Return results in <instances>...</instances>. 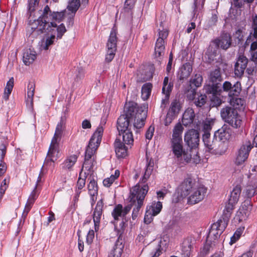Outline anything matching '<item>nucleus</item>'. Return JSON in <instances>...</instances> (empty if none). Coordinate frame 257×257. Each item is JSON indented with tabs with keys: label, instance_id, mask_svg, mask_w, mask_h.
Segmentation results:
<instances>
[{
	"label": "nucleus",
	"instance_id": "nucleus-63",
	"mask_svg": "<svg viewBox=\"0 0 257 257\" xmlns=\"http://www.w3.org/2000/svg\"><path fill=\"white\" fill-rule=\"evenodd\" d=\"M135 0H126L124 4V6L126 9H130L135 5Z\"/></svg>",
	"mask_w": 257,
	"mask_h": 257
},
{
	"label": "nucleus",
	"instance_id": "nucleus-52",
	"mask_svg": "<svg viewBox=\"0 0 257 257\" xmlns=\"http://www.w3.org/2000/svg\"><path fill=\"white\" fill-rule=\"evenodd\" d=\"M9 181L5 179L1 184L0 186V201L2 199L5 193L6 190L8 187Z\"/></svg>",
	"mask_w": 257,
	"mask_h": 257
},
{
	"label": "nucleus",
	"instance_id": "nucleus-23",
	"mask_svg": "<svg viewBox=\"0 0 257 257\" xmlns=\"http://www.w3.org/2000/svg\"><path fill=\"white\" fill-rule=\"evenodd\" d=\"M37 188V185H36L34 189L30 195L27 202L25 205V207L23 213V215H27L28 213L31 209L35 200L37 198L38 195L36 192Z\"/></svg>",
	"mask_w": 257,
	"mask_h": 257
},
{
	"label": "nucleus",
	"instance_id": "nucleus-32",
	"mask_svg": "<svg viewBox=\"0 0 257 257\" xmlns=\"http://www.w3.org/2000/svg\"><path fill=\"white\" fill-rule=\"evenodd\" d=\"M226 112L223 113V119L234 127H237L241 124V120L236 113L234 117H228L226 116Z\"/></svg>",
	"mask_w": 257,
	"mask_h": 257
},
{
	"label": "nucleus",
	"instance_id": "nucleus-6",
	"mask_svg": "<svg viewBox=\"0 0 257 257\" xmlns=\"http://www.w3.org/2000/svg\"><path fill=\"white\" fill-rule=\"evenodd\" d=\"M132 125L129 120L124 116L121 115L117 120V129L119 135L122 137V142L128 145L133 144L134 137L132 131Z\"/></svg>",
	"mask_w": 257,
	"mask_h": 257
},
{
	"label": "nucleus",
	"instance_id": "nucleus-47",
	"mask_svg": "<svg viewBox=\"0 0 257 257\" xmlns=\"http://www.w3.org/2000/svg\"><path fill=\"white\" fill-rule=\"evenodd\" d=\"M112 215L114 219L117 220L119 217H122L124 216L122 211V206L121 205H117L114 208Z\"/></svg>",
	"mask_w": 257,
	"mask_h": 257
},
{
	"label": "nucleus",
	"instance_id": "nucleus-50",
	"mask_svg": "<svg viewBox=\"0 0 257 257\" xmlns=\"http://www.w3.org/2000/svg\"><path fill=\"white\" fill-rule=\"evenodd\" d=\"M153 170V166L149 164L145 170L144 176L142 178V182L145 183L150 178Z\"/></svg>",
	"mask_w": 257,
	"mask_h": 257
},
{
	"label": "nucleus",
	"instance_id": "nucleus-26",
	"mask_svg": "<svg viewBox=\"0 0 257 257\" xmlns=\"http://www.w3.org/2000/svg\"><path fill=\"white\" fill-rule=\"evenodd\" d=\"M36 59V52L31 49H27L24 52L23 61L26 65H29Z\"/></svg>",
	"mask_w": 257,
	"mask_h": 257
},
{
	"label": "nucleus",
	"instance_id": "nucleus-38",
	"mask_svg": "<svg viewBox=\"0 0 257 257\" xmlns=\"http://www.w3.org/2000/svg\"><path fill=\"white\" fill-rule=\"evenodd\" d=\"M14 85V79L13 77H11L7 82L6 86L5 88L3 97L5 100H8L9 99V96L13 90Z\"/></svg>",
	"mask_w": 257,
	"mask_h": 257
},
{
	"label": "nucleus",
	"instance_id": "nucleus-37",
	"mask_svg": "<svg viewBox=\"0 0 257 257\" xmlns=\"http://www.w3.org/2000/svg\"><path fill=\"white\" fill-rule=\"evenodd\" d=\"M215 121V118H207L202 123L200 129L205 133H209Z\"/></svg>",
	"mask_w": 257,
	"mask_h": 257
},
{
	"label": "nucleus",
	"instance_id": "nucleus-19",
	"mask_svg": "<svg viewBox=\"0 0 257 257\" xmlns=\"http://www.w3.org/2000/svg\"><path fill=\"white\" fill-rule=\"evenodd\" d=\"M80 6V0H69L65 10L68 13L67 16L69 21L74 20L76 13Z\"/></svg>",
	"mask_w": 257,
	"mask_h": 257
},
{
	"label": "nucleus",
	"instance_id": "nucleus-7",
	"mask_svg": "<svg viewBox=\"0 0 257 257\" xmlns=\"http://www.w3.org/2000/svg\"><path fill=\"white\" fill-rule=\"evenodd\" d=\"M149 190V186L145 184L140 185L137 184L131 190V200L134 202L136 208L134 209L133 214L137 213L142 206L146 195Z\"/></svg>",
	"mask_w": 257,
	"mask_h": 257
},
{
	"label": "nucleus",
	"instance_id": "nucleus-48",
	"mask_svg": "<svg viewBox=\"0 0 257 257\" xmlns=\"http://www.w3.org/2000/svg\"><path fill=\"white\" fill-rule=\"evenodd\" d=\"M88 189L89 193L91 196L93 197L97 194V186L96 183L94 180L91 181L88 185Z\"/></svg>",
	"mask_w": 257,
	"mask_h": 257
},
{
	"label": "nucleus",
	"instance_id": "nucleus-27",
	"mask_svg": "<svg viewBox=\"0 0 257 257\" xmlns=\"http://www.w3.org/2000/svg\"><path fill=\"white\" fill-rule=\"evenodd\" d=\"M216 43L218 47L223 49H227L231 44L230 35L228 34H223L218 40H216Z\"/></svg>",
	"mask_w": 257,
	"mask_h": 257
},
{
	"label": "nucleus",
	"instance_id": "nucleus-51",
	"mask_svg": "<svg viewBox=\"0 0 257 257\" xmlns=\"http://www.w3.org/2000/svg\"><path fill=\"white\" fill-rule=\"evenodd\" d=\"M226 112L227 114H226V116L228 117H232L235 116V115L237 113L236 111L230 107H226L224 108H223L221 111V116L222 118H223V113Z\"/></svg>",
	"mask_w": 257,
	"mask_h": 257
},
{
	"label": "nucleus",
	"instance_id": "nucleus-13",
	"mask_svg": "<svg viewBox=\"0 0 257 257\" xmlns=\"http://www.w3.org/2000/svg\"><path fill=\"white\" fill-rule=\"evenodd\" d=\"M251 206L248 202L243 203L234 217V221L240 223L245 221L250 212Z\"/></svg>",
	"mask_w": 257,
	"mask_h": 257
},
{
	"label": "nucleus",
	"instance_id": "nucleus-55",
	"mask_svg": "<svg viewBox=\"0 0 257 257\" xmlns=\"http://www.w3.org/2000/svg\"><path fill=\"white\" fill-rule=\"evenodd\" d=\"M80 180V171L79 173L78 177V182L77 185V193L76 195L73 198V206L74 208H75V204L77 203L79 200V194L80 193V185H79L78 183L79 181Z\"/></svg>",
	"mask_w": 257,
	"mask_h": 257
},
{
	"label": "nucleus",
	"instance_id": "nucleus-5",
	"mask_svg": "<svg viewBox=\"0 0 257 257\" xmlns=\"http://www.w3.org/2000/svg\"><path fill=\"white\" fill-rule=\"evenodd\" d=\"M103 131L102 126H98L90 139L85 151L84 164L87 161L94 159L95 152L100 144Z\"/></svg>",
	"mask_w": 257,
	"mask_h": 257
},
{
	"label": "nucleus",
	"instance_id": "nucleus-49",
	"mask_svg": "<svg viewBox=\"0 0 257 257\" xmlns=\"http://www.w3.org/2000/svg\"><path fill=\"white\" fill-rule=\"evenodd\" d=\"M57 32V39H60L62 38L63 35L66 32V28L63 24H60L57 26L56 24V28L54 32Z\"/></svg>",
	"mask_w": 257,
	"mask_h": 257
},
{
	"label": "nucleus",
	"instance_id": "nucleus-61",
	"mask_svg": "<svg viewBox=\"0 0 257 257\" xmlns=\"http://www.w3.org/2000/svg\"><path fill=\"white\" fill-rule=\"evenodd\" d=\"M205 102V96L204 95L200 96L198 100L195 101V103L197 106H201L204 104Z\"/></svg>",
	"mask_w": 257,
	"mask_h": 257
},
{
	"label": "nucleus",
	"instance_id": "nucleus-30",
	"mask_svg": "<svg viewBox=\"0 0 257 257\" xmlns=\"http://www.w3.org/2000/svg\"><path fill=\"white\" fill-rule=\"evenodd\" d=\"M115 153L118 158H122L127 155V148L119 141L115 143Z\"/></svg>",
	"mask_w": 257,
	"mask_h": 257
},
{
	"label": "nucleus",
	"instance_id": "nucleus-64",
	"mask_svg": "<svg viewBox=\"0 0 257 257\" xmlns=\"http://www.w3.org/2000/svg\"><path fill=\"white\" fill-rule=\"evenodd\" d=\"M253 28L254 29V36L257 39V16H255L253 19Z\"/></svg>",
	"mask_w": 257,
	"mask_h": 257
},
{
	"label": "nucleus",
	"instance_id": "nucleus-12",
	"mask_svg": "<svg viewBox=\"0 0 257 257\" xmlns=\"http://www.w3.org/2000/svg\"><path fill=\"white\" fill-rule=\"evenodd\" d=\"M184 141L187 146L191 149L197 148L199 143L198 132L194 130L188 131L185 134Z\"/></svg>",
	"mask_w": 257,
	"mask_h": 257
},
{
	"label": "nucleus",
	"instance_id": "nucleus-58",
	"mask_svg": "<svg viewBox=\"0 0 257 257\" xmlns=\"http://www.w3.org/2000/svg\"><path fill=\"white\" fill-rule=\"evenodd\" d=\"M82 127L86 130L87 132L89 131L91 128V123L90 120L88 119H84L81 123Z\"/></svg>",
	"mask_w": 257,
	"mask_h": 257
},
{
	"label": "nucleus",
	"instance_id": "nucleus-9",
	"mask_svg": "<svg viewBox=\"0 0 257 257\" xmlns=\"http://www.w3.org/2000/svg\"><path fill=\"white\" fill-rule=\"evenodd\" d=\"M168 30L162 25L159 29V37L157 40L155 47V56L158 58L163 55L165 51V39L168 35Z\"/></svg>",
	"mask_w": 257,
	"mask_h": 257
},
{
	"label": "nucleus",
	"instance_id": "nucleus-45",
	"mask_svg": "<svg viewBox=\"0 0 257 257\" xmlns=\"http://www.w3.org/2000/svg\"><path fill=\"white\" fill-rule=\"evenodd\" d=\"M192 245L189 239L184 241L182 243V251L186 256H188L191 252Z\"/></svg>",
	"mask_w": 257,
	"mask_h": 257
},
{
	"label": "nucleus",
	"instance_id": "nucleus-16",
	"mask_svg": "<svg viewBox=\"0 0 257 257\" xmlns=\"http://www.w3.org/2000/svg\"><path fill=\"white\" fill-rule=\"evenodd\" d=\"M251 149L249 145L242 146L238 151L234 162L236 165H240L245 162L248 158L249 152Z\"/></svg>",
	"mask_w": 257,
	"mask_h": 257
},
{
	"label": "nucleus",
	"instance_id": "nucleus-46",
	"mask_svg": "<svg viewBox=\"0 0 257 257\" xmlns=\"http://www.w3.org/2000/svg\"><path fill=\"white\" fill-rule=\"evenodd\" d=\"M28 13L30 14V16H31L32 13L38 7L40 1L38 0H28Z\"/></svg>",
	"mask_w": 257,
	"mask_h": 257
},
{
	"label": "nucleus",
	"instance_id": "nucleus-53",
	"mask_svg": "<svg viewBox=\"0 0 257 257\" xmlns=\"http://www.w3.org/2000/svg\"><path fill=\"white\" fill-rule=\"evenodd\" d=\"M116 50L110 49L106 48L105 60L107 62H110L114 58Z\"/></svg>",
	"mask_w": 257,
	"mask_h": 257
},
{
	"label": "nucleus",
	"instance_id": "nucleus-34",
	"mask_svg": "<svg viewBox=\"0 0 257 257\" xmlns=\"http://www.w3.org/2000/svg\"><path fill=\"white\" fill-rule=\"evenodd\" d=\"M77 158L75 155L68 157L61 164L62 169L70 170L76 162Z\"/></svg>",
	"mask_w": 257,
	"mask_h": 257
},
{
	"label": "nucleus",
	"instance_id": "nucleus-1",
	"mask_svg": "<svg viewBox=\"0 0 257 257\" xmlns=\"http://www.w3.org/2000/svg\"><path fill=\"white\" fill-rule=\"evenodd\" d=\"M68 13L65 10L58 12H52L49 7L46 6L41 16L37 20H34L31 23L29 21V26L27 28V31L30 35L33 37L41 34L43 32H53L55 31L56 24L52 21L57 22L65 20L68 27L72 26L74 23L73 19L69 21L67 16Z\"/></svg>",
	"mask_w": 257,
	"mask_h": 257
},
{
	"label": "nucleus",
	"instance_id": "nucleus-22",
	"mask_svg": "<svg viewBox=\"0 0 257 257\" xmlns=\"http://www.w3.org/2000/svg\"><path fill=\"white\" fill-rule=\"evenodd\" d=\"M123 247V240L118 238L115 242L113 249L110 252L108 257H121Z\"/></svg>",
	"mask_w": 257,
	"mask_h": 257
},
{
	"label": "nucleus",
	"instance_id": "nucleus-44",
	"mask_svg": "<svg viewBox=\"0 0 257 257\" xmlns=\"http://www.w3.org/2000/svg\"><path fill=\"white\" fill-rule=\"evenodd\" d=\"M244 230V227H240L234 233L233 235L231 237L229 244L230 245L235 243L240 237Z\"/></svg>",
	"mask_w": 257,
	"mask_h": 257
},
{
	"label": "nucleus",
	"instance_id": "nucleus-3",
	"mask_svg": "<svg viewBox=\"0 0 257 257\" xmlns=\"http://www.w3.org/2000/svg\"><path fill=\"white\" fill-rule=\"evenodd\" d=\"M126 114L123 115L129 120V124L133 123L134 127L140 128L144 126L147 114L146 106H138L136 104L125 106Z\"/></svg>",
	"mask_w": 257,
	"mask_h": 257
},
{
	"label": "nucleus",
	"instance_id": "nucleus-59",
	"mask_svg": "<svg viewBox=\"0 0 257 257\" xmlns=\"http://www.w3.org/2000/svg\"><path fill=\"white\" fill-rule=\"evenodd\" d=\"M1 151V162L4 161V159L5 157L7 152V146L5 144H2L0 146Z\"/></svg>",
	"mask_w": 257,
	"mask_h": 257
},
{
	"label": "nucleus",
	"instance_id": "nucleus-39",
	"mask_svg": "<svg viewBox=\"0 0 257 257\" xmlns=\"http://www.w3.org/2000/svg\"><path fill=\"white\" fill-rule=\"evenodd\" d=\"M152 88V85L147 83L143 85L142 88V98L147 100L150 97Z\"/></svg>",
	"mask_w": 257,
	"mask_h": 257
},
{
	"label": "nucleus",
	"instance_id": "nucleus-20",
	"mask_svg": "<svg viewBox=\"0 0 257 257\" xmlns=\"http://www.w3.org/2000/svg\"><path fill=\"white\" fill-rule=\"evenodd\" d=\"M214 136L220 141L225 142L230 139L231 130L227 125H224L215 133Z\"/></svg>",
	"mask_w": 257,
	"mask_h": 257
},
{
	"label": "nucleus",
	"instance_id": "nucleus-28",
	"mask_svg": "<svg viewBox=\"0 0 257 257\" xmlns=\"http://www.w3.org/2000/svg\"><path fill=\"white\" fill-rule=\"evenodd\" d=\"M195 116L194 110L191 108H187L184 113L182 119V123L185 126H188L193 121Z\"/></svg>",
	"mask_w": 257,
	"mask_h": 257
},
{
	"label": "nucleus",
	"instance_id": "nucleus-14",
	"mask_svg": "<svg viewBox=\"0 0 257 257\" xmlns=\"http://www.w3.org/2000/svg\"><path fill=\"white\" fill-rule=\"evenodd\" d=\"M225 227V223L219 220L214 223L210 228L208 238L211 240H216L219 237Z\"/></svg>",
	"mask_w": 257,
	"mask_h": 257
},
{
	"label": "nucleus",
	"instance_id": "nucleus-4",
	"mask_svg": "<svg viewBox=\"0 0 257 257\" xmlns=\"http://www.w3.org/2000/svg\"><path fill=\"white\" fill-rule=\"evenodd\" d=\"M65 124V121L63 117L61 118L60 122L57 124L55 133L52 139L47 155L46 158L45 163L46 165L54 163L59 158V142L60 141L63 126Z\"/></svg>",
	"mask_w": 257,
	"mask_h": 257
},
{
	"label": "nucleus",
	"instance_id": "nucleus-41",
	"mask_svg": "<svg viewBox=\"0 0 257 257\" xmlns=\"http://www.w3.org/2000/svg\"><path fill=\"white\" fill-rule=\"evenodd\" d=\"M119 176V171L118 170H115L114 174L111 175L109 177L106 178L103 180V185L106 187H110Z\"/></svg>",
	"mask_w": 257,
	"mask_h": 257
},
{
	"label": "nucleus",
	"instance_id": "nucleus-57",
	"mask_svg": "<svg viewBox=\"0 0 257 257\" xmlns=\"http://www.w3.org/2000/svg\"><path fill=\"white\" fill-rule=\"evenodd\" d=\"M154 131L155 127L153 126H150L146 133V138L150 140L154 135Z\"/></svg>",
	"mask_w": 257,
	"mask_h": 257
},
{
	"label": "nucleus",
	"instance_id": "nucleus-17",
	"mask_svg": "<svg viewBox=\"0 0 257 257\" xmlns=\"http://www.w3.org/2000/svg\"><path fill=\"white\" fill-rule=\"evenodd\" d=\"M199 184L194 180L189 178L185 179L180 186L179 189L182 196H187L194 189L195 186Z\"/></svg>",
	"mask_w": 257,
	"mask_h": 257
},
{
	"label": "nucleus",
	"instance_id": "nucleus-24",
	"mask_svg": "<svg viewBox=\"0 0 257 257\" xmlns=\"http://www.w3.org/2000/svg\"><path fill=\"white\" fill-rule=\"evenodd\" d=\"M35 90V84L33 82H30L27 86V96L26 98L27 106L30 108L33 107V96Z\"/></svg>",
	"mask_w": 257,
	"mask_h": 257
},
{
	"label": "nucleus",
	"instance_id": "nucleus-56",
	"mask_svg": "<svg viewBox=\"0 0 257 257\" xmlns=\"http://www.w3.org/2000/svg\"><path fill=\"white\" fill-rule=\"evenodd\" d=\"M240 91V87L239 86V84L238 83H236L232 86L229 92V95L233 96V95H237V94Z\"/></svg>",
	"mask_w": 257,
	"mask_h": 257
},
{
	"label": "nucleus",
	"instance_id": "nucleus-25",
	"mask_svg": "<svg viewBox=\"0 0 257 257\" xmlns=\"http://www.w3.org/2000/svg\"><path fill=\"white\" fill-rule=\"evenodd\" d=\"M192 71L191 65L189 63H187L179 69L178 73V77L180 80L186 79L190 76Z\"/></svg>",
	"mask_w": 257,
	"mask_h": 257
},
{
	"label": "nucleus",
	"instance_id": "nucleus-36",
	"mask_svg": "<svg viewBox=\"0 0 257 257\" xmlns=\"http://www.w3.org/2000/svg\"><path fill=\"white\" fill-rule=\"evenodd\" d=\"M244 191L248 197L253 196L257 192V182L251 181L246 187Z\"/></svg>",
	"mask_w": 257,
	"mask_h": 257
},
{
	"label": "nucleus",
	"instance_id": "nucleus-62",
	"mask_svg": "<svg viewBox=\"0 0 257 257\" xmlns=\"http://www.w3.org/2000/svg\"><path fill=\"white\" fill-rule=\"evenodd\" d=\"M7 170V166L6 163L4 162H1L0 163V176H3Z\"/></svg>",
	"mask_w": 257,
	"mask_h": 257
},
{
	"label": "nucleus",
	"instance_id": "nucleus-21",
	"mask_svg": "<svg viewBox=\"0 0 257 257\" xmlns=\"http://www.w3.org/2000/svg\"><path fill=\"white\" fill-rule=\"evenodd\" d=\"M103 206V201L102 199H100L97 202L94 208L93 212V221L94 222L95 229L98 227L99 223L102 215Z\"/></svg>",
	"mask_w": 257,
	"mask_h": 257
},
{
	"label": "nucleus",
	"instance_id": "nucleus-31",
	"mask_svg": "<svg viewBox=\"0 0 257 257\" xmlns=\"http://www.w3.org/2000/svg\"><path fill=\"white\" fill-rule=\"evenodd\" d=\"M43 32L42 33H43ZM47 34H50V36L47 37L45 40H43L41 42V48L42 49L47 50L49 47L53 44L55 39V32H46Z\"/></svg>",
	"mask_w": 257,
	"mask_h": 257
},
{
	"label": "nucleus",
	"instance_id": "nucleus-43",
	"mask_svg": "<svg viewBox=\"0 0 257 257\" xmlns=\"http://www.w3.org/2000/svg\"><path fill=\"white\" fill-rule=\"evenodd\" d=\"M173 87V85L171 82L169 83V78L168 77H166L164 78L163 82V86L162 88L163 93L166 95V98H167L171 91Z\"/></svg>",
	"mask_w": 257,
	"mask_h": 257
},
{
	"label": "nucleus",
	"instance_id": "nucleus-35",
	"mask_svg": "<svg viewBox=\"0 0 257 257\" xmlns=\"http://www.w3.org/2000/svg\"><path fill=\"white\" fill-rule=\"evenodd\" d=\"M241 193V189L238 186H236L231 191L229 198V203L231 205H233L237 202L239 200Z\"/></svg>",
	"mask_w": 257,
	"mask_h": 257
},
{
	"label": "nucleus",
	"instance_id": "nucleus-29",
	"mask_svg": "<svg viewBox=\"0 0 257 257\" xmlns=\"http://www.w3.org/2000/svg\"><path fill=\"white\" fill-rule=\"evenodd\" d=\"M183 131V127L180 123H177L173 131L172 138L171 142L182 141V134Z\"/></svg>",
	"mask_w": 257,
	"mask_h": 257
},
{
	"label": "nucleus",
	"instance_id": "nucleus-54",
	"mask_svg": "<svg viewBox=\"0 0 257 257\" xmlns=\"http://www.w3.org/2000/svg\"><path fill=\"white\" fill-rule=\"evenodd\" d=\"M202 77L199 75H196L193 79L191 80V86L194 85L196 87H199L202 83Z\"/></svg>",
	"mask_w": 257,
	"mask_h": 257
},
{
	"label": "nucleus",
	"instance_id": "nucleus-18",
	"mask_svg": "<svg viewBox=\"0 0 257 257\" xmlns=\"http://www.w3.org/2000/svg\"><path fill=\"white\" fill-rule=\"evenodd\" d=\"M180 104L176 101H173L171 105L165 119V124H170L172 120L176 117L180 111Z\"/></svg>",
	"mask_w": 257,
	"mask_h": 257
},
{
	"label": "nucleus",
	"instance_id": "nucleus-40",
	"mask_svg": "<svg viewBox=\"0 0 257 257\" xmlns=\"http://www.w3.org/2000/svg\"><path fill=\"white\" fill-rule=\"evenodd\" d=\"M202 138L205 146L208 150H212L213 148L214 143L212 139L210 138V133H204Z\"/></svg>",
	"mask_w": 257,
	"mask_h": 257
},
{
	"label": "nucleus",
	"instance_id": "nucleus-42",
	"mask_svg": "<svg viewBox=\"0 0 257 257\" xmlns=\"http://www.w3.org/2000/svg\"><path fill=\"white\" fill-rule=\"evenodd\" d=\"M167 239H161L158 242L157 247L154 255L152 257H158L162 253V251L166 247Z\"/></svg>",
	"mask_w": 257,
	"mask_h": 257
},
{
	"label": "nucleus",
	"instance_id": "nucleus-15",
	"mask_svg": "<svg viewBox=\"0 0 257 257\" xmlns=\"http://www.w3.org/2000/svg\"><path fill=\"white\" fill-rule=\"evenodd\" d=\"M247 58L242 54H239L234 65V74L237 77L241 76L247 66Z\"/></svg>",
	"mask_w": 257,
	"mask_h": 257
},
{
	"label": "nucleus",
	"instance_id": "nucleus-2",
	"mask_svg": "<svg viewBox=\"0 0 257 257\" xmlns=\"http://www.w3.org/2000/svg\"><path fill=\"white\" fill-rule=\"evenodd\" d=\"M220 72L219 69L212 71L209 76L205 89L208 93V97L212 102L213 106L219 105L221 103L222 93Z\"/></svg>",
	"mask_w": 257,
	"mask_h": 257
},
{
	"label": "nucleus",
	"instance_id": "nucleus-11",
	"mask_svg": "<svg viewBox=\"0 0 257 257\" xmlns=\"http://www.w3.org/2000/svg\"><path fill=\"white\" fill-rule=\"evenodd\" d=\"M162 207V203L160 201H154L148 205L144 217L145 223H150L153 220L154 217L160 213Z\"/></svg>",
	"mask_w": 257,
	"mask_h": 257
},
{
	"label": "nucleus",
	"instance_id": "nucleus-60",
	"mask_svg": "<svg viewBox=\"0 0 257 257\" xmlns=\"http://www.w3.org/2000/svg\"><path fill=\"white\" fill-rule=\"evenodd\" d=\"M243 32L241 30L238 29L233 34V37L234 39H237L238 42H240L243 37Z\"/></svg>",
	"mask_w": 257,
	"mask_h": 257
},
{
	"label": "nucleus",
	"instance_id": "nucleus-33",
	"mask_svg": "<svg viewBox=\"0 0 257 257\" xmlns=\"http://www.w3.org/2000/svg\"><path fill=\"white\" fill-rule=\"evenodd\" d=\"M117 37L115 30H112L109 36L106 45L107 48L116 50Z\"/></svg>",
	"mask_w": 257,
	"mask_h": 257
},
{
	"label": "nucleus",
	"instance_id": "nucleus-10",
	"mask_svg": "<svg viewBox=\"0 0 257 257\" xmlns=\"http://www.w3.org/2000/svg\"><path fill=\"white\" fill-rule=\"evenodd\" d=\"M206 191L207 189L204 186L199 184L197 185L189 194L188 203L194 205L200 202L204 198Z\"/></svg>",
	"mask_w": 257,
	"mask_h": 257
},
{
	"label": "nucleus",
	"instance_id": "nucleus-8",
	"mask_svg": "<svg viewBox=\"0 0 257 257\" xmlns=\"http://www.w3.org/2000/svg\"><path fill=\"white\" fill-rule=\"evenodd\" d=\"M171 148L173 154L179 161L186 163L190 162L192 156L184 148L183 141L171 142Z\"/></svg>",
	"mask_w": 257,
	"mask_h": 257
}]
</instances>
